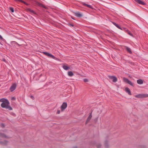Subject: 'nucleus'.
I'll use <instances>...</instances> for the list:
<instances>
[{
    "instance_id": "f257e3e1",
    "label": "nucleus",
    "mask_w": 148,
    "mask_h": 148,
    "mask_svg": "<svg viewBox=\"0 0 148 148\" xmlns=\"http://www.w3.org/2000/svg\"><path fill=\"white\" fill-rule=\"evenodd\" d=\"M0 101L2 102L1 104V106L2 108L8 109L10 110H12V108L9 105V102L7 99L2 98L0 99Z\"/></svg>"
},
{
    "instance_id": "f03ea898",
    "label": "nucleus",
    "mask_w": 148,
    "mask_h": 148,
    "mask_svg": "<svg viewBox=\"0 0 148 148\" xmlns=\"http://www.w3.org/2000/svg\"><path fill=\"white\" fill-rule=\"evenodd\" d=\"M135 97L137 98H145L148 97V94H138L135 96Z\"/></svg>"
},
{
    "instance_id": "7ed1b4c3",
    "label": "nucleus",
    "mask_w": 148,
    "mask_h": 148,
    "mask_svg": "<svg viewBox=\"0 0 148 148\" xmlns=\"http://www.w3.org/2000/svg\"><path fill=\"white\" fill-rule=\"evenodd\" d=\"M67 103L66 102H64L60 107L61 111L63 112L67 107Z\"/></svg>"
},
{
    "instance_id": "20e7f679",
    "label": "nucleus",
    "mask_w": 148,
    "mask_h": 148,
    "mask_svg": "<svg viewBox=\"0 0 148 148\" xmlns=\"http://www.w3.org/2000/svg\"><path fill=\"white\" fill-rule=\"evenodd\" d=\"M123 81L126 83H127L129 84L131 86H134V85L131 82V81L129 80L128 79L124 78L123 79Z\"/></svg>"
},
{
    "instance_id": "39448f33",
    "label": "nucleus",
    "mask_w": 148,
    "mask_h": 148,
    "mask_svg": "<svg viewBox=\"0 0 148 148\" xmlns=\"http://www.w3.org/2000/svg\"><path fill=\"white\" fill-rule=\"evenodd\" d=\"M16 86L17 85L16 83H14L11 86L10 88V90L11 92H13L16 89Z\"/></svg>"
},
{
    "instance_id": "423d86ee",
    "label": "nucleus",
    "mask_w": 148,
    "mask_h": 148,
    "mask_svg": "<svg viewBox=\"0 0 148 148\" xmlns=\"http://www.w3.org/2000/svg\"><path fill=\"white\" fill-rule=\"evenodd\" d=\"M42 53L46 56H47L49 57H51L53 59H55V57L53 55L47 52H42Z\"/></svg>"
},
{
    "instance_id": "0eeeda50",
    "label": "nucleus",
    "mask_w": 148,
    "mask_h": 148,
    "mask_svg": "<svg viewBox=\"0 0 148 148\" xmlns=\"http://www.w3.org/2000/svg\"><path fill=\"white\" fill-rule=\"evenodd\" d=\"M108 77L110 79L112 80V82H115L117 81V79L114 76H109Z\"/></svg>"
},
{
    "instance_id": "6e6552de",
    "label": "nucleus",
    "mask_w": 148,
    "mask_h": 148,
    "mask_svg": "<svg viewBox=\"0 0 148 148\" xmlns=\"http://www.w3.org/2000/svg\"><path fill=\"white\" fill-rule=\"evenodd\" d=\"M112 23L115 26L117 27L119 29H121L122 30H125V29H125V28H124V27L121 28L118 24H116V23H115L114 22H112Z\"/></svg>"
},
{
    "instance_id": "1a4fd4ad",
    "label": "nucleus",
    "mask_w": 148,
    "mask_h": 148,
    "mask_svg": "<svg viewBox=\"0 0 148 148\" xmlns=\"http://www.w3.org/2000/svg\"><path fill=\"white\" fill-rule=\"evenodd\" d=\"M92 112L90 114L89 116H88L86 122V124H87L91 120L92 117Z\"/></svg>"
},
{
    "instance_id": "9d476101",
    "label": "nucleus",
    "mask_w": 148,
    "mask_h": 148,
    "mask_svg": "<svg viewBox=\"0 0 148 148\" xmlns=\"http://www.w3.org/2000/svg\"><path fill=\"white\" fill-rule=\"evenodd\" d=\"M62 67L65 70H68L70 69V68L67 65H65V64H63Z\"/></svg>"
},
{
    "instance_id": "9b49d317",
    "label": "nucleus",
    "mask_w": 148,
    "mask_h": 148,
    "mask_svg": "<svg viewBox=\"0 0 148 148\" xmlns=\"http://www.w3.org/2000/svg\"><path fill=\"white\" fill-rule=\"evenodd\" d=\"M74 14L76 16L78 17H81L82 16V15L79 12H74Z\"/></svg>"
},
{
    "instance_id": "f8f14e48",
    "label": "nucleus",
    "mask_w": 148,
    "mask_h": 148,
    "mask_svg": "<svg viewBox=\"0 0 148 148\" xmlns=\"http://www.w3.org/2000/svg\"><path fill=\"white\" fill-rule=\"evenodd\" d=\"M135 1L139 4H141L142 5H145L146 3L144 2L143 1L140 0H135Z\"/></svg>"
},
{
    "instance_id": "ddd939ff",
    "label": "nucleus",
    "mask_w": 148,
    "mask_h": 148,
    "mask_svg": "<svg viewBox=\"0 0 148 148\" xmlns=\"http://www.w3.org/2000/svg\"><path fill=\"white\" fill-rule=\"evenodd\" d=\"M125 91L126 92H127V93H128V94L129 95H132V93H131L130 90L129 88H128L127 87L126 88H125Z\"/></svg>"
},
{
    "instance_id": "4468645a",
    "label": "nucleus",
    "mask_w": 148,
    "mask_h": 148,
    "mask_svg": "<svg viewBox=\"0 0 148 148\" xmlns=\"http://www.w3.org/2000/svg\"><path fill=\"white\" fill-rule=\"evenodd\" d=\"M0 137L2 138H9L8 137L6 136L4 134L0 133Z\"/></svg>"
},
{
    "instance_id": "2eb2a0df",
    "label": "nucleus",
    "mask_w": 148,
    "mask_h": 148,
    "mask_svg": "<svg viewBox=\"0 0 148 148\" xmlns=\"http://www.w3.org/2000/svg\"><path fill=\"white\" fill-rule=\"evenodd\" d=\"M82 4L84 6H86L89 8H90L91 9H93L92 6L90 5L86 4L84 2H83Z\"/></svg>"
},
{
    "instance_id": "dca6fc26",
    "label": "nucleus",
    "mask_w": 148,
    "mask_h": 148,
    "mask_svg": "<svg viewBox=\"0 0 148 148\" xmlns=\"http://www.w3.org/2000/svg\"><path fill=\"white\" fill-rule=\"evenodd\" d=\"M137 82L138 84H142L143 83V80L141 79H139L137 80Z\"/></svg>"
},
{
    "instance_id": "f3484780",
    "label": "nucleus",
    "mask_w": 148,
    "mask_h": 148,
    "mask_svg": "<svg viewBox=\"0 0 148 148\" xmlns=\"http://www.w3.org/2000/svg\"><path fill=\"white\" fill-rule=\"evenodd\" d=\"M15 0L16 1H19V2H22V3H24V4H25V5H29V4L28 3H27L23 1L22 0Z\"/></svg>"
},
{
    "instance_id": "a211bd4d",
    "label": "nucleus",
    "mask_w": 148,
    "mask_h": 148,
    "mask_svg": "<svg viewBox=\"0 0 148 148\" xmlns=\"http://www.w3.org/2000/svg\"><path fill=\"white\" fill-rule=\"evenodd\" d=\"M125 29H126L125 30H123L127 31L128 34L132 36H133V34L130 33V32L127 29L125 28Z\"/></svg>"
},
{
    "instance_id": "6ab92c4d",
    "label": "nucleus",
    "mask_w": 148,
    "mask_h": 148,
    "mask_svg": "<svg viewBox=\"0 0 148 148\" xmlns=\"http://www.w3.org/2000/svg\"><path fill=\"white\" fill-rule=\"evenodd\" d=\"M126 49L127 51V52H128L130 53H132V52L131 51V49L130 48L128 47H126Z\"/></svg>"
},
{
    "instance_id": "aec40b11",
    "label": "nucleus",
    "mask_w": 148,
    "mask_h": 148,
    "mask_svg": "<svg viewBox=\"0 0 148 148\" xmlns=\"http://www.w3.org/2000/svg\"><path fill=\"white\" fill-rule=\"evenodd\" d=\"M68 75L69 76L71 77L74 75V74L72 71H70L68 72Z\"/></svg>"
},
{
    "instance_id": "412c9836",
    "label": "nucleus",
    "mask_w": 148,
    "mask_h": 148,
    "mask_svg": "<svg viewBox=\"0 0 148 148\" xmlns=\"http://www.w3.org/2000/svg\"><path fill=\"white\" fill-rule=\"evenodd\" d=\"M28 11H29L30 12L33 13V14H36L35 12L33 10H32L31 9L29 8H28L27 9Z\"/></svg>"
},
{
    "instance_id": "4be33fe9",
    "label": "nucleus",
    "mask_w": 148,
    "mask_h": 148,
    "mask_svg": "<svg viewBox=\"0 0 148 148\" xmlns=\"http://www.w3.org/2000/svg\"><path fill=\"white\" fill-rule=\"evenodd\" d=\"M104 145H105V147L106 148H108V142L106 140L105 141V143H104Z\"/></svg>"
},
{
    "instance_id": "5701e85b",
    "label": "nucleus",
    "mask_w": 148,
    "mask_h": 148,
    "mask_svg": "<svg viewBox=\"0 0 148 148\" xmlns=\"http://www.w3.org/2000/svg\"><path fill=\"white\" fill-rule=\"evenodd\" d=\"M12 42L16 44L18 46H21L22 45H20V44H18L17 42H16L15 41H12Z\"/></svg>"
},
{
    "instance_id": "b1692460",
    "label": "nucleus",
    "mask_w": 148,
    "mask_h": 148,
    "mask_svg": "<svg viewBox=\"0 0 148 148\" xmlns=\"http://www.w3.org/2000/svg\"><path fill=\"white\" fill-rule=\"evenodd\" d=\"M10 9L12 12H14V10L13 8L10 7Z\"/></svg>"
},
{
    "instance_id": "393cba45",
    "label": "nucleus",
    "mask_w": 148,
    "mask_h": 148,
    "mask_svg": "<svg viewBox=\"0 0 148 148\" xmlns=\"http://www.w3.org/2000/svg\"><path fill=\"white\" fill-rule=\"evenodd\" d=\"M37 5L39 6L42 7V6H43V5L42 3H37Z\"/></svg>"
},
{
    "instance_id": "a878e982",
    "label": "nucleus",
    "mask_w": 148,
    "mask_h": 148,
    "mask_svg": "<svg viewBox=\"0 0 148 148\" xmlns=\"http://www.w3.org/2000/svg\"><path fill=\"white\" fill-rule=\"evenodd\" d=\"M96 146L98 148H99L101 146V145L100 144H98Z\"/></svg>"
},
{
    "instance_id": "bb28decb",
    "label": "nucleus",
    "mask_w": 148,
    "mask_h": 148,
    "mask_svg": "<svg viewBox=\"0 0 148 148\" xmlns=\"http://www.w3.org/2000/svg\"><path fill=\"white\" fill-rule=\"evenodd\" d=\"M84 81L85 82H87L88 81V80L87 79H84Z\"/></svg>"
},
{
    "instance_id": "cd10ccee",
    "label": "nucleus",
    "mask_w": 148,
    "mask_h": 148,
    "mask_svg": "<svg viewBox=\"0 0 148 148\" xmlns=\"http://www.w3.org/2000/svg\"><path fill=\"white\" fill-rule=\"evenodd\" d=\"M30 98L32 99L33 100H34V97L32 95H31L30 96Z\"/></svg>"
},
{
    "instance_id": "c85d7f7f",
    "label": "nucleus",
    "mask_w": 148,
    "mask_h": 148,
    "mask_svg": "<svg viewBox=\"0 0 148 148\" xmlns=\"http://www.w3.org/2000/svg\"><path fill=\"white\" fill-rule=\"evenodd\" d=\"M60 113V111L59 110H58L57 112V113L58 114H59Z\"/></svg>"
},
{
    "instance_id": "c756f323",
    "label": "nucleus",
    "mask_w": 148,
    "mask_h": 148,
    "mask_svg": "<svg viewBox=\"0 0 148 148\" xmlns=\"http://www.w3.org/2000/svg\"><path fill=\"white\" fill-rule=\"evenodd\" d=\"M42 7L45 8V9H47L48 8L47 7H46L45 6V5H43V6H42Z\"/></svg>"
},
{
    "instance_id": "7c9ffc66",
    "label": "nucleus",
    "mask_w": 148,
    "mask_h": 148,
    "mask_svg": "<svg viewBox=\"0 0 148 148\" xmlns=\"http://www.w3.org/2000/svg\"><path fill=\"white\" fill-rule=\"evenodd\" d=\"M69 25L71 26H72V27L74 26V25L73 24L69 23Z\"/></svg>"
},
{
    "instance_id": "2f4dec72",
    "label": "nucleus",
    "mask_w": 148,
    "mask_h": 148,
    "mask_svg": "<svg viewBox=\"0 0 148 148\" xmlns=\"http://www.w3.org/2000/svg\"><path fill=\"white\" fill-rule=\"evenodd\" d=\"M0 39L2 40H3L4 39L1 35H0Z\"/></svg>"
},
{
    "instance_id": "473e14b6",
    "label": "nucleus",
    "mask_w": 148,
    "mask_h": 148,
    "mask_svg": "<svg viewBox=\"0 0 148 148\" xmlns=\"http://www.w3.org/2000/svg\"><path fill=\"white\" fill-rule=\"evenodd\" d=\"M71 18H72V19H73V20H75V19L73 17H71Z\"/></svg>"
},
{
    "instance_id": "72a5a7b5",
    "label": "nucleus",
    "mask_w": 148,
    "mask_h": 148,
    "mask_svg": "<svg viewBox=\"0 0 148 148\" xmlns=\"http://www.w3.org/2000/svg\"><path fill=\"white\" fill-rule=\"evenodd\" d=\"M73 148H77V147H73Z\"/></svg>"
},
{
    "instance_id": "f704fd0d",
    "label": "nucleus",
    "mask_w": 148,
    "mask_h": 148,
    "mask_svg": "<svg viewBox=\"0 0 148 148\" xmlns=\"http://www.w3.org/2000/svg\"><path fill=\"white\" fill-rule=\"evenodd\" d=\"M42 74H41L40 75V76H42Z\"/></svg>"
},
{
    "instance_id": "c9c22d12",
    "label": "nucleus",
    "mask_w": 148,
    "mask_h": 148,
    "mask_svg": "<svg viewBox=\"0 0 148 148\" xmlns=\"http://www.w3.org/2000/svg\"><path fill=\"white\" fill-rule=\"evenodd\" d=\"M3 61H5V59H4V60H3Z\"/></svg>"
},
{
    "instance_id": "e433bc0d",
    "label": "nucleus",
    "mask_w": 148,
    "mask_h": 148,
    "mask_svg": "<svg viewBox=\"0 0 148 148\" xmlns=\"http://www.w3.org/2000/svg\"><path fill=\"white\" fill-rule=\"evenodd\" d=\"M12 99H14V97H12Z\"/></svg>"
},
{
    "instance_id": "4c0bfd02",
    "label": "nucleus",
    "mask_w": 148,
    "mask_h": 148,
    "mask_svg": "<svg viewBox=\"0 0 148 148\" xmlns=\"http://www.w3.org/2000/svg\"><path fill=\"white\" fill-rule=\"evenodd\" d=\"M0 43L1 44V42H0Z\"/></svg>"
}]
</instances>
